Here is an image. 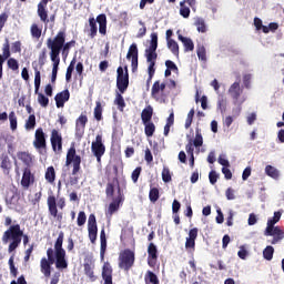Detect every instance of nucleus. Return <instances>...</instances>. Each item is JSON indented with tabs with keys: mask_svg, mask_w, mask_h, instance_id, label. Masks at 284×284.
<instances>
[{
	"mask_svg": "<svg viewBox=\"0 0 284 284\" xmlns=\"http://www.w3.org/2000/svg\"><path fill=\"white\" fill-rule=\"evenodd\" d=\"M74 45H77L75 40L65 42V33L63 31H59L53 39L49 38L47 40V48L50 50V57H52V52H54L58 54V59H61V52L63 57H68V54H70V49L74 48Z\"/></svg>",
	"mask_w": 284,
	"mask_h": 284,
	"instance_id": "1",
	"label": "nucleus"
},
{
	"mask_svg": "<svg viewBox=\"0 0 284 284\" xmlns=\"http://www.w3.org/2000/svg\"><path fill=\"white\" fill-rule=\"evenodd\" d=\"M113 203H111L106 210V216H112L114 212H119L123 195H121V187L119 186V180H111L106 186V196H114Z\"/></svg>",
	"mask_w": 284,
	"mask_h": 284,
	"instance_id": "2",
	"label": "nucleus"
},
{
	"mask_svg": "<svg viewBox=\"0 0 284 284\" xmlns=\"http://www.w3.org/2000/svg\"><path fill=\"white\" fill-rule=\"evenodd\" d=\"M23 236V231L19 224L11 225L2 235V243L4 245L9 244V252L12 253L14 250L21 245V237Z\"/></svg>",
	"mask_w": 284,
	"mask_h": 284,
	"instance_id": "3",
	"label": "nucleus"
},
{
	"mask_svg": "<svg viewBox=\"0 0 284 284\" xmlns=\"http://www.w3.org/2000/svg\"><path fill=\"white\" fill-rule=\"evenodd\" d=\"M275 223H278L274 217L267 220V225L264 231V236H273L271 245H276L284 240V230L281 226H274Z\"/></svg>",
	"mask_w": 284,
	"mask_h": 284,
	"instance_id": "4",
	"label": "nucleus"
},
{
	"mask_svg": "<svg viewBox=\"0 0 284 284\" xmlns=\"http://www.w3.org/2000/svg\"><path fill=\"white\" fill-rule=\"evenodd\" d=\"M55 258H57V267H68V263L65 262V250H63V233H60L55 245Z\"/></svg>",
	"mask_w": 284,
	"mask_h": 284,
	"instance_id": "5",
	"label": "nucleus"
},
{
	"mask_svg": "<svg viewBox=\"0 0 284 284\" xmlns=\"http://www.w3.org/2000/svg\"><path fill=\"white\" fill-rule=\"evenodd\" d=\"M73 163V170L72 174L73 176L79 174V171L81 170V155H77V149L74 145H72L68 152H67V160L65 165H72Z\"/></svg>",
	"mask_w": 284,
	"mask_h": 284,
	"instance_id": "6",
	"label": "nucleus"
},
{
	"mask_svg": "<svg viewBox=\"0 0 284 284\" xmlns=\"http://www.w3.org/2000/svg\"><path fill=\"white\" fill-rule=\"evenodd\" d=\"M125 73L123 72V67H119L116 72V88L121 94L125 93L128 87L130 85V74L128 73V67H124Z\"/></svg>",
	"mask_w": 284,
	"mask_h": 284,
	"instance_id": "7",
	"label": "nucleus"
},
{
	"mask_svg": "<svg viewBox=\"0 0 284 284\" xmlns=\"http://www.w3.org/2000/svg\"><path fill=\"white\" fill-rule=\"evenodd\" d=\"M49 212L51 216H54V219H61V215H59V211L57 210V206L60 207V210H63L65 207V200L63 197L58 199L54 197V195H50L47 200Z\"/></svg>",
	"mask_w": 284,
	"mask_h": 284,
	"instance_id": "8",
	"label": "nucleus"
},
{
	"mask_svg": "<svg viewBox=\"0 0 284 284\" xmlns=\"http://www.w3.org/2000/svg\"><path fill=\"white\" fill-rule=\"evenodd\" d=\"M156 48H159V34L151 33L150 47L145 50L148 63H156L159 57V54H156Z\"/></svg>",
	"mask_w": 284,
	"mask_h": 284,
	"instance_id": "9",
	"label": "nucleus"
},
{
	"mask_svg": "<svg viewBox=\"0 0 284 284\" xmlns=\"http://www.w3.org/2000/svg\"><path fill=\"white\" fill-rule=\"evenodd\" d=\"M92 154L95 156L98 163H101V158L105 154V144H103V135L98 134L95 141L91 143Z\"/></svg>",
	"mask_w": 284,
	"mask_h": 284,
	"instance_id": "10",
	"label": "nucleus"
},
{
	"mask_svg": "<svg viewBox=\"0 0 284 284\" xmlns=\"http://www.w3.org/2000/svg\"><path fill=\"white\" fill-rule=\"evenodd\" d=\"M126 59L128 61L131 60L132 72H136L139 70V47H136V43H132L129 47Z\"/></svg>",
	"mask_w": 284,
	"mask_h": 284,
	"instance_id": "11",
	"label": "nucleus"
},
{
	"mask_svg": "<svg viewBox=\"0 0 284 284\" xmlns=\"http://www.w3.org/2000/svg\"><path fill=\"white\" fill-rule=\"evenodd\" d=\"M51 148L55 154H61V152H63V138L57 129L51 131Z\"/></svg>",
	"mask_w": 284,
	"mask_h": 284,
	"instance_id": "12",
	"label": "nucleus"
},
{
	"mask_svg": "<svg viewBox=\"0 0 284 284\" xmlns=\"http://www.w3.org/2000/svg\"><path fill=\"white\" fill-rule=\"evenodd\" d=\"M119 265L122 270H130L134 265V253L132 251L121 253Z\"/></svg>",
	"mask_w": 284,
	"mask_h": 284,
	"instance_id": "13",
	"label": "nucleus"
},
{
	"mask_svg": "<svg viewBox=\"0 0 284 284\" xmlns=\"http://www.w3.org/2000/svg\"><path fill=\"white\" fill-rule=\"evenodd\" d=\"M54 251L52 248H49L47 251L48 258L41 260V272L44 274V276H50V265L54 263ZM49 260V261H48Z\"/></svg>",
	"mask_w": 284,
	"mask_h": 284,
	"instance_id": "14",
	"label": "nucleus"
},
{
	"mask_svg": "<svg viewBox=\"0 0 284 284\" xmlns=\"http://www.w3.org/2000/svg\"><path fill=\"white\" fill-rule=\"evenodd\" d=\"M33 148H36V150H45L47 148L45 133L42 128L36 130Z\"/></svg>",
	"mask_w": 284,
	"mask_h": 284,
	"instance_id": "15",
	"label": "nucleus"
},
{
	"mask_svg": "<svg viewBox=\"0 0 284 284\" xmlns=\"http://www.w3.org/2000/svg\"><path fill=\"white\" fill-rule=\"evenodd\" d=\"M85 125H88V115L81 114L75 121V136H83L85 134Z\"/></svg>",
	"mask_w": 284,
	"mask_h": 284,
	"instance_id": "16",
	"label": "nucleus"
},
{
	"mask_svg": "<svg viewBox=\"0 0 284 284\" xmlns=\"http://www.w3.org/2000/svg\"><path fill=\"white\" fill-rule=\"evenodd\" d=\"M17 158L26 168H32L34 165V155L28 151H19Z\"/></svg>",
	"mask_w": 284,
	"mask_h": 284,
	"instance_id": "17",
	"label": "nucleus"
},
{
	"mask_svg": "<svg viewBox=\"0 0 284 284\" xmlns=\"http://www.w3.org/2000/svg\"><path fill=\"white\" fill-rule=\"evenodd\" d=\"M50 60L52 61V73H51V83H57V74H59V65L61 63V58H58L55 52L51 53Z\"/></svg>",
	"mask_w": 284,
	"mask_h": 284,
	"instance_id": "18",
	"label": "nucleus"
},
{
	"mask_svg": "<svg viewBox=\"0 0 284 284\" xmlns=\"http://www.w3.org/2000/svg\"><path fill=\"white\" fill-rule=\"evenodd\" d=\"M57 108H63L68 101H70V90L65 89L59 92L54 97Z\"/></svg>",
	"mask_w": 284,
	"mask_h": 284,
	"instance_id": "19",
	"label": "nucleus"
},
{
	"mask_svg": "<svg viewBox=\"0 0 284 284\" xmlns=\"http://www.w3.org/2000/svg\"><path fill=\"white\" fill-rule=\"evenodd\" d=\"M32 68L34 70V94H39V90L41 89V71L37 61L32 62Z\"/></svg>",
	"mask_w": 284,
	"mask_h": 284,
	"instance_id": "20",
	"label": "nucleus"
},
{
	"mask_svg": "<svg viewBox=\"0 0 284 284\" xmlns=\"http://www.w3.org/2000/svg\"><path fill=\"white\" fill-rule=\"evenodd\" d=\"M229 93L235 102L239 101V99H241V94H243V89H241V83L234 82L230 87Z\"/></svg>",
	"mask_w": 284,
	"mask_h": 284,
	"instance_id": "21",
	"label": "nucleus"
},
{
	"mask_svg": "<svg viewBox=\"0 0 284 284\" xmlns=\"http://www.w3.org/2000/svg\"><path fill=\"white\" fill-rule=\"evenodd\" d=\"M97 21L99 23L100 34H108V17H105V13L99 14Z\"/></svg>",
	"mask_w": 284,
	"mask_h": 284,
	"instance_id": "22",
	"label": "nucleus"
},
{
	"mask_svg": "<svg viewBox=\"0 0 284 284\" xmlns=\"http://www.w3.org/2000/svg\"><path fill=\"white\" fill-rule=\"evenodd\" d=\"M102 278L104 284H112V266H110V263H104L102 268Z\"/></svg>",
	"mask_w": 284,
	"mask_h": 284,
	"instance_id": "23",
	"label": "nucleus"
},
{
	"mask_svg": "<svg viewBox=\"0 0 284 284\" xmlns=\"http://www.w3.org/2000/svg\"><path fill=\"white\" fill-rule=\"evenodd\" d=\"M179 41H181L184 45V52H193L194 51V41H192L187 37H183V34H178Z\"/></svg>",
	"mask_w": 284,
	"mask_h": 284,
	"instance_id": "24",
	"label": "nucleus"
},
{
	"mask_svg": "<svg viewBox=\"0 0 284 284\" xmlns=\"http://www.w3.org/2000/svg\"><path fill=\"white\" fill-rule=\"evenodd\" d=\"M153 115H154V109L152 108V105H148L146 108H144L141 113L142 123L152 122Z\"/></svg>",
	"mask_w": 284,
	"mask_h": 284,
	"instance_id": "25",
	"label": "nucleus"
},
{
	"mask_svg": "<svg viewBox=\"0 0 284 284\" xmlns=\"http://www.w3.org/2000/svg\"><path fill=\"white\" fill-rule=\"evenodd\" d=\"M156 245H154V243H151L149 245V248H148V254H149V265L151 267H154V265H156Z\"/></svg>",
	"mask_w": 284,
	"mask_h": 284,
	"instance_id": "26",
	"label": "nucleus"
},
{
	"mask_svg": "<svg viewBox=\"0 0 284 284\" xmlns=\"http://www.w3.org/2000/svg\"><path fill=\"white\" fill-rule=\"evenodd\" d=\"M38 17H40V21H43V23L50 22V20H48V10H45V4H38Z\"/></svg>",
	"mask_w": 284,
	"mask_h": 284,
	"instance_id": "27",
	"label": "nucleus"
},
{
	"mask_svg": "<svg viewBox=\"0 0 284 284\" xmlns=\"http://www.w3.org/2000/svg\"><path fill=\"white\" fill-rule=\"evenodd\" d=\"M97 19L94 18H89V37L90 39H94V37H97V32H99V28L97 27Z\"/></svg>",
	"mask_w": 284,
	"mask_h": 284,
	"instance_id": "28",
	"label": "nucleus"
},
{
	"mask_svg": "<svg viewBox=\"0 0 284 284\" xmlns=\"http://www.w3.org/2000/svg\"><path fill=\"white\" fill-rule=\"evenodd\" d=\"M143 125H144L145 136L148 138L154 136V132H156V125H154V122H146V123H143Z\"/></svg>",
	"mask_w": 284,
	"mask_h": 284,
	"instance_id": "29",
	"label": "nucleus"
},
{
	"mask_svg": "<svg viewBox=\"0 0 284 284\" xmlns=\"http://www.w3.org/2000/svg\"><path fill=\"white\" fill-rule=\"evenodd\" d=\"M93 114L95 121H103V106L101 105V101L95 102Z\"/></svg>",
	"mask_w": 284,
	"mask_h": 284,
	"instance_id": "30",
	"label": "nucleus"
},
{
	"mask_svg": "<svg viewBox=\"0 0 284 284\" xmlns=\"http://www.w3.org/2000/svg\"><path fill=\"white\" fill-rule=\"evenodd\" d=\"M159 92H161V82L155 81L151 89L152 99H155L156 101H161V97H159Z\"/></svg>",
	"mask_w": 284,
	"mask_h": 284,
	"instance_id": "31",
	"label": "nucleus"
},
{
	"mask_svg": "<svg viewBox=\"0 0 284 284\" xmlns=\"http://www.w3.org/2000/svg\"><path fill=\"white\" fill-rule=\"evenodd\" d=\"M30 32H31V37L33 39L40 40L43 30L41 28H39V24L33 23V24H31Z\"/></svg>",
	"mask_w": 284,
	"mask_h": 284,
	"instance_id": "32",
	"label": "nucleus"
},
{
	"mask_svg": "<svg viewBox=\"0 0 284 284\" xmlns=\"http://www.w3.org/2000/svg\"><path fill=\"white\" fill-rule=\"evenodd\" d=\"M190 4H185V2H180V14L183 17V19H190Z\"/></svg>",
	"mask_w": 284,
	"mask_h": 284,
	"instance_id": "33",
	"label": "nucleus"
},
{
	"mask_svg": "<svg viewBox=\"0 0 284 284\" xmlns=\"http://www.w3.org/2000/svg\"><path fill=\"white\" fill-rule=\"evenodd\" d=\"M1 168L2 170H10V168H12V162L7 153L1 154Z\"/></svg>",
	"mask_w": 284,
	"mask_h": 284,
	"instance_id": "34",
	"label": "nucleus"
},
{
	"mask_svg": "<svg viewBox=\"0 0 284 284\" xmlns=\"http://www.w3.org/2000/svg\"><path fill=\"white\" fill-rule=\"evenodd\" d=\"M145 284H159V277L156 274L149 271L144 276Z\"/></svg>",
	"mask_w": 284,
	"mask_h": 284,
	"instance_id": "35",
	"label": "nucleus"
},
{
	"mask_svg": "<svg viewBox=\"0 0 284 284\" xmlns=\"http://www.w3.org/2000/svg\"><path fill=\"white\" fill-rule=\"evenodd\" d=\"M114 104L118 105V110H120V112H123V110L125 109V100L123 99V95H121V93L115 94Z\"/></svg>",
	"mask_w": 284,
	"mask_h": 284,
	"instance_id": "36",
	"label": "nucleus"
},
{
	"mask_svg": "<svg viewBox=\"0 0 284 284\" xmlns=\"http://www.w3.org/2000/svg\"><path fill=\"white\" fill-rule=\"evenodd\" d=\"M195 28L197 32H202V33L207 32V26H205V20L203 18H197L195 20Z\"/></svg>",
	"mask_w": 284,
	"mask_h": 284,
	"instance_id": "37",
	"label": "nucleus"
},
{
	"mask_svg": "<svg viewBox=\"0 0 284 284\" xmlns=\"http://www.w3.org/2000/svg\"><path fill=\"white\" fill-rule=\"evenodd\" d=\"M265 172L267 176H271V179H278V176H281V173L277 171V169L272 165H266Z\"/></svg>",
	"mask_w": 284,
	"mask_h": 284,
	"instance_id": "38",
	"label": "nucleus"
},
{
	"mask_svg": "<svg viewBox=\"0 0 284 284\" xmlns=\"http://www.w3.org/2000/svg\"><path fill=\"white\" fill-rule=\"evenodd\" d=\"M1 59H3L4 62L7 59H10V40L8 39H6L3 43Z\"/></svg>",
	"mask_w": 284,
	"mask_h": 284,
	"instance_id": "39",
	"label": "nucleus"
},
{
	"mask_svg": "<svg viewBox=\"0 0 284 284\" xmlns=\"http://www.w3.org/2000/svg\"><path fill=\"white\" fill-rule=\"evenodd\" d=\"M37 125V116L34 114H30L28 120L26 121L24 128L26 130H34Z\"/></svg>",
	"mask_w": 284,
	"mask_h": 284,
	"instance_id": "40",
	"label": "nucleus"
},
{
	"mask_svg": "<svg viewBox=\"0 0 284 284\" xmlns=\"http://www.w3.org/2000/svg\"><path fill=\"white\" fill-rule=\"evenodd\" d=\"M166 43H168V48H169V50H171L172 54H174V57H179V43L174 40H169Z\"/></svg>",
	"mask_w": 284,
	"mask_h": 284,
	"instance_id": "41",
	"label": "nucleus"
},
{
	"mask_svg": "<svg viewBox=\"0 0 284 284\" xmlns=\"http://www.w3.org/2000/svg\"><path fill=\"white\" fill-rule=\"evenodd\" d=\"M263 256L265 261H272L274 258V246H266L263 251Z\"/></svg>",
	"mask_w": 284,
	"mask_h": 284,
	"instance_id": "42",
	"label": "nucleus"
},
{
	"mask_svg": "<svg viewBox=\"0 0 284 284\" xmlns=\"http://www.w3.org/2000/svg\"><path fill=\"white\" fill-rule=\"evenodd\" d=\"M38 94V103L41 105V108H48L50 105V99L48 97L43 95V93H36Z\"/></svg>",
	"mask_w": 284,
	"mask_h": 284,
	"instance_id": "43",
	"label": "nucleus"
},
{
	"mask_svg": "<svg viewBox=\"0 0 284 284\" xmlns=\"http://www.w3.org/2000/svg\"><path fill=\"white\" fill-rule=\"evenodd\" d=\"M226 108H227V99H225V97H223V95H220L219 100H217V110H220V112H222V114H223V112H225Z\"/></svg>",
	"mask_w": 284,
	"mask_h": 284,
	"instance_id": "44",
	"label": "nucleus"
},
{
	"mask_svg": "<svg viewBox=\"0 0 284 284\" xmlns=\"http://www.w3.org/2000/svg\"><path fill=\"white\" fill-rule=\"evenodd\" d=\"M48 60V50L42 49V51L39 53L38 63L40 68H43L45 65V61Z\"/></svg>",
	"mask_w": 284,
	"mask_h": 284,
	"instance_id": "45",
	"label": "nucleus"
},
{
	"mask_svg": "<svg viewBox=\"0 0 284 284\" xmlns=\"http://www.w3.org/2000/svg\"><path fill=\"white\" fill-rule=\"evenodd\" d=\"M149 199H150L151 203H156V201H159V189L151 187L150 193H149Z\"/></svg>",
	"mask_w": 284,
	"mask_h": 284,
	"instance_id": "46",
	"label": "nucleus"
},
{
	"mask_svg": "<svg viewBox=\"0 0 284 284\" xmlns=\"http://www.w3.org/2000/svg\"><path fill=\"white\" fill-rule=\"evenodd\" d=\"M194 113H195L194 109H191L190 112L187 113L185 124H184L186 130H189V128L192 126V121L194 119Z\"/></svg>",
	"mask_w": 284,
	"mask_h": 284,
	"instance_id": "47",
	"label": "nucleus"
},
{
	"mask_svg": "<svg viewBox=\"0 0 284 284\" xmlns=\"http://www.w3.org/2000/svg\"><path fill=\"white\" fill-rule=\"evenodd\" d=\"M7 65L10 70H13V72L19 70V61L14 58H9Z\"/></svg>",
	"mask_w": 284,
	"mask_h": 284,
	"instance_id": "48",
	"label": "nucleus"
},
{
	"mask_svg": "<svg viewBox=\"0 0 284 284\" xmlns=\"http://www.w3.org/2000/svg\"><path fill=\"white\" fill-rule=\"evenodd\" d=\"M139 24L142 26V28L139 29L136 38L138 39H143L145 34L148 33V28L145 27V22L139 21Z\"/></svg>",
	"mask_w": 284,
	"mask_h": 284,
	"instance_id": "49",
	"label": "nucleus"
},
{
	"mask_svg": "<svg viewBox=\"0 0 284 284\" xmlns=\"http://www.w3.org/2000/svg\"><path fill=\"white\" fill-rule=\"evenodd\" d=\"M9 121H10V129L12 131L17 130V114H14V111H11L9 113Z\"/></svg>",
	"mask_w": 284,
	"mask_h": 284,
	"instance_id": "50",
	"label": "nucleus"
},
{
	"mask_svg": "<svg viewBox=\"0 0 284 284\" xmlns=\"http://www.w3.org/2000/svg\"><path fill=\"white\" fill-rule=\"evenodd\" d=\"M88 230H89V239L91 243H94L97 241L98 229L97 226H88Z\"/></svg>",
	"mask_w": 284,
	"mask_h": 284,
	"instance_id": "51",
	"label": "nucleus"
},
{
	"mask_svg": "<svg viewBox=\"0 0 284 284\" xmlns=\"http://www.w3.org/2000/svg\"><path fill=\"white\" fill-rule=\"evenodd\" d=\"M84 273L91 281H94V271L92 268V265L90 264H84Z\"/></svg>",
	"mask_w": 284,
	"mask_h": 284,
	"instance_id": "52",
	"label": "nucleus"
},
{
	"mask_svg": "<svg viewBox=\"0 0 284 284\" xmlns=\"http://www.w3.org/2000/svg\"><path fill=\"white\" fill-rule=\"evenodd\" d=\"M57 172L54 171V166H49L45 171L44 179H55Z\"/></svg>",
	"mask_w": 284,
	"mask_h": 284,
	"instance_id": "53",
	"label": "nucleus"
},
{
	"mask_svg": "<svg viewBox=\"0 0 284 284\" xmlns=\"http://www.w3.org/2000/svg\"><path fill=\"white\" fill-rule=\"evenodd\" d=\"M165 65L168 70H171V72H179V67H176V63H174L172 60H166Z\"/></svg>",
	"mask_w": 284,
	"mask_h": 284,
	"instance_id": "54",
	"label": "nucleus"
},
{
	"mask_svg": "<svg viewBox=\"0 0 284 284\" xmlns=\"http://www.w3.org/2000/svg\"><path fill=\"white\" fill-rule=\"evenodd\" d=\"M156 65V63L154 62H149V67H148V74L151 79H154V74L156 73V68H154Z\"/></svg>",
	"mask_w": 284,
	"mask_h": 284,
	"instance_id": "55",
	"label": "nucleus"
},
{
	"mask_svg": "<svg viewBox=\"0 0 284 284\" xmlns=\"http://www.w3.org/2000/svg\"><path fill=\"white\" fill-rule=\"evenodd\" d=\"M194 148H201L203 145V136L201 134H196L195 139L192 141Z\"/></svg>",
	"mask_w": 284,
	"mask_h": 284,
	"instance_id": "56",
	"label": "nucleus"
},
{
	"mask_svg": "<svg viewBox=\"0 0 284 284\" xmlns=\"http://www.w3.org/2000/svg\"><path fill=\"white\" fill-rule=\"evenodd\" d=\"M247 248H245L244 245L240 246V251L237 252L239 258H242V261H245L247 258Z\"/></svg>",
	"mask_w": 284,
	"mask_h": 284,
	"instance_id": "57",
	"label": "nucleus"
},
{
	"mask_svg": "<svg viewBox=\"0 0 284 284\" xmlns=\"http://www.w3.org/2000/svg\"><path fill=\"white\" fill-rule=\"evenodd\" d=\"M85 221H87V216H85V212L81 211L78 214V225L81 227L82 225H85Z\"/></svg>",
	"mask_w": 284,
	"mask_h": 284,
	"instance_id": "58",
	"label": "nucleus"
},
{
	"mask_svg": "<svg viewBox=\"0 0 284 284\" xmlns=\"http://www.w3.org/2000/svg\"><path fill=\"white\" fill-rule=\"evenodd\" d=\"M7 22H8V13L3 12L0 14V32L3 30Z\"/></svg>",
	"mask_w": 284,
	"mask_h": 284,
	"instance_id": "59",
	"label": "nucleus"
},
{
	"mask_svg": "<svg viewBox=\"0 0 284 284\" xmlns=\"http://www.w3.org/2000/svg\"><path fill=\"white\" fill-rule=\"evenodd\" d=\"M32 166H26L23 170L22 179H34V174H32V171L30 170Z\"/></svg>",
	"mask_w": 284,
	"mask_h": 284,
	"instance_id": "60",
	"label": "nucleus"
},
{
	"mask_svg": "<svg viewBox=\"0 0 284 284\" xmlns=\"http://www.w3.org/2000/svg\"><path fill=\"white\" fill-rule=\"evenodd\" d=\"M11 51L17 54L19 52H21V41H16L12 43L11 45Z\"/></svg>",
	"mask_w": 284,
	"mask_h": 284,
	"instance_id": "61",
	"label": "nucleus"
},
{
	"mask_svg": "<svg viewBox=\"0 0 284 284\" xmlns=\"http://www.w3.org/2000/svg\"><path fill=\"white\" fill-rule=\"evenodd\" d=\"M185 150L189 156L194 155V144L192 143V140H190L189 143L185 145Z\"/></svg>",
	"mask_w": 284,
	"mask_h": 284,
	"instance_id": "62",
	"label": "nucleus"
},
{
	"mask_svg": "<svg viewBox=\"0 0 284 284\" xmlns=\"http://www.w3.org/2000/svg\"><path fill=\"white\" fill-rule=\"evenodd\" d=\"M144 160L146 163H152V161H154V156L152 155V151H150V149L145 150Z\"/></svg>",
	"mask_w": 284,
	"mask_h": 284,
	"instance_id": "63",
	"label": "nucleus"
},
{
	"mask_svg": "<svg viewBox=\"0 0 284 284\" xmlns=\"http://www.w3.org/2000/svg\"><path fill=\"white\" fill-rule=\"evenodd\" d=\"M162 179H172V173L170 172V168H168V166L163 168Z\"/></svg>",
	"mask_w": 284,
	"mask_h": 284,
	"instance_id": "64",
	"label": "nucleus"
}]
</instances>
